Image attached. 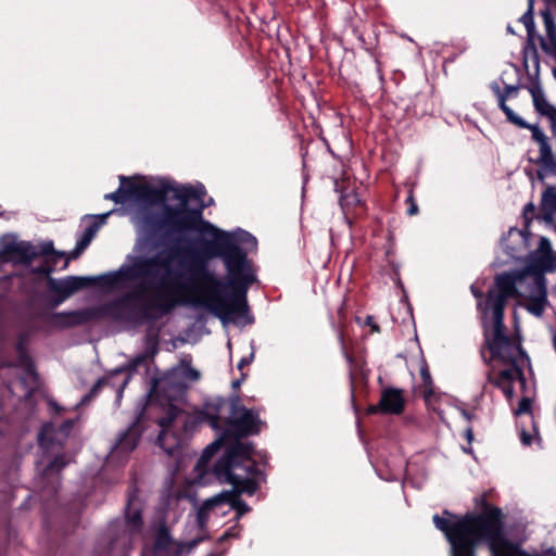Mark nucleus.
<instances>
[{"instance_id":"4468645a","label":"nucleus","mask_w":556,"mask_h":556,"mask_svg":"<svg viewBox=\"0 0 556 556\" xmlns=\"http://www.w3.org/2000/svg\"><path fill=\"white\" fill-rule=\"evenodd\" d=\"M404 408L405 397L403 394V390L389 387L382 390L378 404L371 406L369 408V412L400 415L404 412Z\"/></svg>"},{"instance_id":"5fc2aeb1","label":"nucleus","mask_w":556,"mask_h":556,"mask_svg":"<svg viewBox=\"0 0 556 556\" xmlns=\"http://www.w3.org/2000/svg\"><path fill=\"white\" fill-rule=\"evenodd\" d=\"M64 300H65V299H63V295H62L60 299H58V300H55V301L53 302V306H58V305H59V304H61Z\"/></svg>"},{"instance_id":"f257e3e1","label":"nucleus","mask_w":556,"mask_h":556,"mask_svg":"<svg viewBox=\"0 0 556 556\" xmlns=\"http://www.w3.org/2000/svg\"><path fill=\"white\" fill-rule=\"evenodd\" d=\"M216 239L210 244L211 256L223 260L227 281L218 279L208 269L207 258L197 251L189 252L188 262L181 260L174 266L176 250L168 249L151 257L137 256L130 266L122 268L126 279L139 281L124 295V302L138 306L143 316L153 312L168 313L179 293L185 291L192 296L194 306L207 309L223 321L253 323L247 292L255 276L247 253L227 232L220 231Z\"/></svg>"},{"instance_id":"4be33fe9","label":"nucleus","mask_w":556,"mask_h":556,"mask_svg":"<svg viewBox=\"0 0 556 556\" xmlns=\"http://www.w3.org/2000/svg\"><path fill=\"white\" fill-rule=\"evenodd\" d=\"M535 38L540 39L542 49L551 56L556 59V37H527L523 47L525 63L532 60L538 64V51L535 46Z\"/></svg>"},{"instance_id":"bf43d9fd","label":"nucleus","mask_w":556,"mask_h":556,"mask_svg":"<svg viewBox=\"0 0 556 556\" xmlns=\"http://www.w3.org/2000/svg\"><path fill=\"white\" fill-rule=\"evenodd\" d=\"M371 320H372V317H371V316H368V317H367V323H368V324H371Z\"/></svg>"},{"instance_id":"9b49d317","label":"nucleus","mask_w":556,"mask_h":556,"mask_svg":"<svg viewBox=\"0 0 556 556\" xmlns=\"http://www.w3.org/2000/svg\"><path fill=\"white\" fill-rule=\"evenodd\" d=\"M201 541V538L188 543L173 541L166 528L162 527L156 532L152 551H143L142 556H184L189 554Z\"/></svg>"},{"instance_id":"864d4df0","label":"nucleus","mask_w":556,"mask_h":556,"mask_svg":"<svg viewBox=\"0 0 556 556\" xmlns=\"http://www.w3.org/2000/svg\"><path fill=\"white\" fill-rule=\"evenodd\" d=\"M250 363V361L248 358H242L239 364H238V367L241 369L243 368V366L248 365Z\"/></svg>"},{"instance_id":"4d7b16f0","label":"nucleus","mask_w":556,"mask_h":556,"mask_svg":"<svg viewBox=\"0 0 556 556\" xmlns=\"http://www.w3.org/2000/svg\"><path fill=\"white\" fill-rule=\"evenodd\" d=\"M109 214H110V213H106V214L101 215L102 223H104V220H105V218L108 217V215H109Z\"/></svg>"},{"instance_id":"0eeeda50","label":"nucleus","mask_w":556,"mask_h":556,"mask_svg":"<svg viewBox=\"0 0 556 556\" xmlns=\"http://www.w3.org/2000/svg\"><path fill=\"white\" fill-rule=\"evenodd\" d=\"M504 318L492 319V332H485L486 345L493 358L503 364H526L529 357L519 342L513 341L505 333Z\"/></svg>"},{"instance_id":"393cba45","label":"nucleus","mask_w":556,"mask_h":556,"mask_svg":"<svg viewBox=\"0 0 556 556\" xmlns=\"http://www.w3.org/2000/svg\"><path fill=\"white\" fill-rule=\"evenodd\" d=\"M137 201L153 206L165 201L166 191L153 186L141 184Z\"/></svg>"},{"instance_id":"f8f14e48","label":"nucleus","mask_w":556,"mask_h":556,"mask_svg":"<svg viewBox=\"0 0 556 556\" xmlns=\"http://www.w3.org/2000/svg\"><path fill=\"white\" fill-rule=\"evenodd\" d=\"M531 138L539 146V155L535 161L539 166L538 177L543 180L548 175H556V159L548 137L540 127H533Z\"/></svg>"},{"instance_id":"4c0bfd02","label":"nucleus","mask_w":556,"mask_h":556,"mask_svg":"<svg viewBox=\"0 0 556 556\" xmlns=\"http://www.w3.org/2000/svg\"><path fill=\"white\" fill-rule=\"evenodd\" d=\"M123 190H124V187L119 186L116 191L111 192V193H106L104 195V199L105 200H112L115 203L124 204V203H126V200H125V197L123 194Z\"/></svg>"},{"instance_id":"9d476101","label":"nucleus","mask_w":556,"mask_h":556,"mask_svg":"<svg viewBox=\"0 0 556 556\" xmlns=\"http://www.w3.org/2000/svg\"><path fill=\"white\" fill-rule=\"evenodd\" d=\"M52 250V243L45 244L41 251L27 241H16L5 243L0 250V262H11L14 264H30L41 254H48Z\"/></svg>"},{"instance_id":"c9c22d12","label":"nucleus","mask_w":556,"mask_h":556,"mask_svg":"<svg viewBox=\"0 0 556 556\" xmlns=\"http://www.w3.org/2000/svg\"><path fill=\"white\" fill-rule=\"evenodd\" d=\"M420 376L424 382V397L428 401L433 394V382L427 367L420 369Z\"/></svg>"},{"instance_id":"2eb2a0df","label":"nucleus","mask_w":556,"mask_h":556,"mask_svg":"<svg viewBox=\"0 0 556 556\" xmlns=\"http://www.w3.org/2000/svg\"><path fill=\"white\" fill-rule=\"evenodd\" d=\"M493 92L497 97L498 106L504 112L507 121L519 128L529 129L532 132L533 127H540L538 124H528L523 118L518 116L507 104L506 100L508 97L516 94L518 87L514 85H506L505 89L502 90L498 84L494 83L491 86Z\"/></svg>"},{"instance_id":"b1692460","label":"nucleus","mask_w":556,"mask_h":556,"mask_svg":"<svg viewBox=\"0 0 556 556\" xmlns=\"http://www.w3.org/2000/svg\"><path fill=\"white\" fill-rule=\"evenodd\" d=\"M174 198L179 201L182 205L187 206L190 200H197L202 202L203 197L206 194L205 188L202 185L199 186H180L173 189Z\"/></svg>"},{"instance_id":"dca6fc26","label":"nucleus","mask_w":556,"mask_h":556,"mask_svg":"<svg viewBox=\"0 0 556 556\" xmlns=\"http://www.w3.org/2000/svg\"><path fill=\"white\" fill-rule=\"evenodd\" d=\"M99 316L98 309L85 308L72 312L55 313L49 316V321L60 328H71L87 324Z\"/></svg>"},{"instance_id":"473e14b6","label":"nucleus","mask_w":556,"mask_h":556,"mask_svg":"<svg viewBox=\"0 0 556 556\" xmlns=\"http://www.w3.org/2000/svg\"><path fill=\"white\" fill-rule=\"evenodd\" d=\"M123 371V369H116L114 370L110 377H105V378H101L99 379L96 384L92 387V389L90 390V392L84 396V399L81 400V403H87L89 402L91 399H93L98 392L104 387V386H108L111 381L112 378L116 377L117 375H119L121 372Z\"/></svg>"},{"instance_id":"a878e982","label":"nucleus","mask_w":556,"mask_h":556,"mask_svg":"<svg viewBox=\"0 0 556 556\" xmlns=\"http://www.w3.org/2000/svg\"><path fill=\"white\" fill-rule=\"evenodd\" d=\"M541 212L544 220L552 223L556 216V188L548 187L543 195L541 202Z\"/></svg>"},{"instance_id":"58836bf2","label":"nucleus","mask_w":556,"mask_h":556,"mask_svg":"<svg viewBox=\"0 0 556 556\" xmlns=\"http://www.w3.org/2000/svg\"><path fill=\"white\" fill-rule=\"evenodd\" d=\"M531 400L529 397H522L518 404V407L515 412L516 415L528 414L531 410Z\"/></svg>"},{"instance_id":"f03ea898","label":"nucleus","mask_w":556,"mask_h":556,"mask_svg":"<svg viewBox=\"0 0 556 556\" xmlns=\"http://www.w3.org/2000/svg\"><path fill=\"white\" fill-rule=\"evenodd\" d=\"M500 508H491L481 514H466L458 517L448 510L443 516L434 515L432 520L451 545V556H476V547L486 542L491 556H556V551L529 554L517 548L503 534Z\"/></svg>"},{"instance_id":"aec40b11","label":"nucleus","mask_w":556,"mask_h":556,"mask_svg":"<svg viewBox=\"0 0 556 556\" xmlns=\"http://www.w3.org/2000/svg\"><path fill=\"white\" fill-rule=\"evenodd\" d=\"M97 280L98 278L94 277L68 276L53 283L52 289L63 295V299H67L75 292L93 285Z\"/></svg>"},{"instance_id":"c756f323","label":"nucleus","mask_w":556,"mask_h":556,"mask_svg":"<svg viewBox=\"0 0 556 556\" xmlns=\"http://www.w3.org/2000/svg\"><path fill=\"white\" fill-rule=\"evenodd\" d=\"M121 187H124L123 194L125 197L126 202L129 200H137L139 194V188L141 184H135L130 179L125 176L119 177Z\"/></svg>"},{"instance_id":"6e6552de","label":"nucleus","mask_w":556,"mask_h":556,"mask_svg":"<svg viewBox=\"0 0 556 556\" xmlns=\"http://www.w3.org/2000/svg\"><path fill=\"white\" fill-rule=\"evenodd\" d=\"M237 491H223L203 502L197 513V523L199 528H204L210 515H226L227 510H224V506H229V509L236 510V521L247 513L251 510V507L242 501Z\"/></svg>"},{"instance_id":"cd10ccee","label":"nucleus","mask_w":556,"mask_h":556,"mask_svg":"<svg viewBox=\"0 0 556 556\" xmlns=\"http://www.w3.org/2000/svg\"><path fill=\"white\" fill-rule=\"evenodd\" d=\"M157 351H159L157 343L151 342V344L149 345V348L147 349L146 352L138 354L137 356H135L134 358H131L128 362L126 368L129 371H136L140 365H142L149 358H153L155 356V354L157 353Z\"/></svg>"},{"instance_id":"20e7f679","label":"nucleus","mask_w":556,"mask_h":556,"mask_svg":"<svg viewBox=\"0 0 556 556\" xmlns=\"http://www.w3.org/2000/svg\"><path fill=\"white\" fill-rule=\"evenodd\" d=\"M252 453L251 444L236 440L214 465L215 476L220 481L230 483L232 491L237 493L254 494L258 484L254 479L256 467Z\"/></svg>"},{"instance_id":"412c9836","label":"nucleus","mask_w":556,"mask_h":556,"mask_svg":"<svg viewBox=\"0 0 556 556\" xmlns=\"http://www.w3.org/2000/svg\"><path fill=\"white\" fill-rule=\"evenodd\" d=\"M140 431L136 425H131L124 431L112 447V456L119 457L134 451L139 442Z\"/></svg>"},{"instance_id":"e2e57ef3","label":"nucleus","mask_w":556,"mask_h":556,"mask_svg":"<svg viewBox=\"0 0 556 556\" xmlns=\"http://www.w3.org/2000/svg\"><path fill=\"white\" fill-rule=\"evenodd\" d=\"M210 227L213 229V231H218L216 228H214L212 225Z\"/></svg>"},{"instance_id":"de8ad7c7","label":"nucleus","mask_w":556,"mask_h":556,"mask_svg":"<svg viewBox=\"0 0 556 556\" xmlns=\"http://www.w3.org/2000/svg\"><path fill=\"white\" fill-rule=\"evenodd\" d=\"M465 437H466V439L469 442L472 441V439H473V431H472V429L470 427L465 430Z\"/></svg>"},{"instance_id":"603ef678","label":"nucleus","mask_w":556,"mask_h":556,"mask_svg":"<svg viewBox=\"0 0 556 556\" xmlns=\"http://www.w3.org/2000/svg\"><path fill=\"white\" fill-rule=\"evenodd\" d=\"M129 380H130V375H128V376L124 379V381H123V383H122L121 388L118 389V395H121V393H122L123 389L126 387V384L128 383V381H129Z\"/></svg>"},{"instance_id":"39448f33","label":"nucleus","mask_w":556,"mask_h":556,"mask_svg":"<svg viewBox=\"0 0 556 556\" xmlns=\"http://www.w3.org/2000/svg\"><path fill=\"white\" fill-rule=\"evenodd\" d=\"M525 270L505 271L495 277L494 288L489 290L486 301L480 303L483 313L491 312V319L504 318V309L509 298L519 295L523 288Z\"/></svg>"},{"instance_id":"a19ab883","label":"nucleus","mask_w":556,"mask_h":556,"mask_svg":"<svg viewBox=\"0 0 556 556\" xmlns=\"http://www.w3.org/2000/svg\"><path fill=\"white\" fill-rule=\"evenodd\" d=\"M73 425H74L73 420L64 421L60 426L56 434L60 435L62 439L66 438L70 434V432H71V430L73 428Z\"/></svg>"},{"instance_id":"2f4dec72","label":"nucleus","mask_w":556,"mask_h":556,"mask_svg":"<svg viewBox=\"0 0 556 556\" xmlns=\"http://www.w3.org/2000/svg\"><path fill=\"white\" fill-rule=\"evenodd\" d=\"M67 460L64 459L63 455H58L52 462H50L42 471V478H49L53 475H58L66 465Z\"/></svg>"},{"instance_id":"f704fd0d","label":"nucleus","mask_w":556,"mask_h":556,"mask_svg":"<svg viewBox=\"0 0 556 556\" xmlns=\"http://www.w3.org/2000/svg\"><path fill=\"white\" fill-rule=\"evenodd\" d=\"M99 229L98 224L90 225L87 227L83 233V237L77 242L76 250H84L88 247V244L91 242L93 237L96 236L97 231Z\"/></svg>"},{"instance_id":"a211bd4d","label":"nucleus","mask_w":556,"mask_h":556,"mask_svg":"<svg viewBox=\"0 0 556 556\" xmlns=\"http://www.w3.org/2000/svg\"><path fill=\"white\" fill-rule=\"evenodd\" d=\"M132 222L146 231L162 230V211L151 205H144L138 210Z\"/></svg>"},{"instance_id":"3c124183","label":"nucleus","mask_w":556,"mask_h":556,"mask_svg":"<svg viewBox=\"0 0 556 556\" xmlns=\"http://www.w3.org/2000/svg\"><path fill=\"white\" fill-rule=\"evenodd\" d=\"M471 292L475 295V298L480 299L482 298V292L475 288V286H471Z\"/></svg>"},{"instance_id":"79ce46f5","label":"nucleus","mask_w":556,"mask_h":556,"mask_svg":"<svg viewBox=\"0 0 556 556\" xmlns=\"http://www.w3.org/2000/svg\"><path fill=\"white\" fill-rule=\"evenodd\" d=\"M240 533V527L238 523L229 528L222 536L220 541L227 540L229 538H238Z\"/></svg>"},{"instance_id":"72a5a7b5","label":"nucleus","mask_w":556,"mask_h":556,"mask_svg":"<svg viewBox=\"0 0 556 556\" xmlns=\"http://www.w3.org/2000/svg\"><path fill=\"white\" fill-rule=\"evenodd\" d=\"M540 15L545 27V35H556V22L551 7L546 5L544 10H541Z\"/></svg>"},{"instance_id":"6e6d98bb","label":"nucleus","mask_w":556,"mask_h":556,"mask_svg":"<svg viewBox=\"0 0 556 556\" xmlns=\"http://www.w3.org/2000/svg\"><path fill=\"white\" fill-rule=\"evenodd\" d=\"M507 33H509L510 35H516V33L514 31V29L510 25L507 26Z\"/></svg>"},{"instance_id":"8fccbe9b","label":"nucleus","mask_w":556,"mask_h":556,"mask_svg":"<svg viewBox=\"0 0 556 556\" xmlns=\"http://www.w3.org/2000/svg\"><path fill=\"white\" fill-rule=\"evenodd\" d=\"M103 278H106L110 285H113L117 281V277L115 275H106L103 276Z\"/></svg>"},{"instance_id":"f3484780","label":"nucleus","mask_w":556,"mask_h":556,"mask_svg":"<svg viewBox=\"0 0 556 556\" xmlns=\"http://www.w3.org/2000/svg\"><path fill=\"white\" fill-rule=\"evenodd\" d=\"M540 291L543 292L544 299H547L546 279L543 271L533 270L532 266H528L526 268L523 288L519 290V296L526 300H535Z\"/></svg>"},{"instance_id":"680f3d73","label":"nucleus","mask_w":556,"mask_h":556,"mask_svg":"<svg viewBox=\"0 0 556 556\" xmlns=\"http://www.w3.org/2000/svg\"><path fill=\"white\" fill-rule=\"evenodd\" d=\"M372 329L376 330V331L379 330L378 326H374Z\"/></svg>"},{"instance_id":"ea45409f","label":"nucleus","mask_w":556,"mask_h":556,"mask_svg":"<svg viewBox=\"0 0 556 556\" xmlns=\"http://www.w3.org/2000/svg\"><path fill=\"white\" fill-rule=\"evenodd\" d=\"M182 375L185 378L192 380V381H197L200 378V372L191 366L185 367L182 369Z\"/></svg>"},{"instance_id":"1a4fd4ad","label":"nucleus","mask_w":556,"mask_h":556,"mask_svg":"<svg viewBox=\"0 0 556 556\" xmlns=\"http://www.w3.org/2000/svg\"><path fill=\"white\" fill-rule=\"evenodd\" d=\"M206 204L201 203V208L187 211L181 203L178 206L163 205L162 211V230L168 233L184 232L195 228L202 218V208Z\"/></svg>"},{"instance_id":"e433bc0d","label":"nucleus","mask_w":556,"mask_h":556,"mask_svg":"<svg viewBox=\"0 0 556 556\" xmlns=\"http://www.w3.org/2000/svg\"><path fill=\"white\" fill-rule=\"evenodd\" d=\"M53 427L45 426L42 431L39 434V444L46 448L49 447V444L53 441Z\"/></svg>"},{"instance_id":"c03bdc74","label":"nucleus","mask_w":556,"mask_h":556,"mask_svg":"<svg viewBox=\"0 0 556 556\" xmlns=\"http://www.w3.org/2000/svg\"><path fill=\"white\" fill-rule=\"evenodd\" d=\"M497 384L502 388L504 394L508 399L513 397V395H514V388H513L511 383L504 382V383H497Z\"/></svg>"},{"instance_id":"423d86ee","label":"nucleus","mask_w":556,"mask_h":556,"mask_svg":"<svg viewBox=\"0 0 556 556\" xmlns=\"http://www.w3.org/2000/svg\"><path fill=\"white\" fill-rule=\"evenodd\" d=\"M142 529L141 510L132 500L128 502L125 521H115L109 527L110 553L126 556L131 547L134 536L140 534Z\"/></svg>"},{"instance_id":"7c9ffc66","label":"nucleus","mask_w":556,"mask_h":556,"mask_svg":"<svg viewBox=\"0 0 556 556\" xmlns=\"http://www.w3.org/2000/svg\"><path fill=\"white\" fill-rule=\"evenodd\" d=\"M546 303H547V299H544L543 292L540 291L538 293V298L535 300H527L525 307L532 315L540 317V316H542V314L544 312Z\"/></svg>"},{"instance_id":"49530a36","label":"nucleus","mask_w":556,"mask_h":556,"mask_svg":"<svg viewBox=\"0 0 556 556\" xmlns=\"http://www.w3.org/2000/svg\"><path fill=\"white\" fill-rule=\"evenodd\" d=\"M350 199L355 202H358L357 195L355 193L346 194L341 199V205L344 206L345 202L350 203Z\"/></svg>"},{"instance_id":"a18cd8bd","label":"nucleus","mask_w":556,"mask_h":556,"mask_svg":"<svg viewBox=\"0 0 556 556\" xmlns=\"http://www.w3.org/2000/svg\"><path fill=\"white\" fill-rule=\"evenodd\" d=\"M240 240L251 243V245L256 244V240L253 236H251L249 232L242 231Z\"/></svg>"},{"instance_id":"ddd939ff","label":"nucleus","mask_w":556,"mask_h":556,"mask_svg":"<svg viewBox=\"0 0 556 556\" xmlns=\"http://www.w3.org/2000/svg\"><path fill=\"white\" fill-rule=\"evenodd\" d=\"M176 419V408L172 407L165 417H163L159 425L162 428L157 442L161 448L172 457H177L180 453L182 441L181 439L172 430V424Z\"/></svg>"},{"instance_id":"bb28decb","label":"nucleus","mask_w":556,"mask_h":556,"mask_svg":"<svg viewBox=\"0 0 556 556\" xmlns=\"http://www.w3.org/2000/svg\"><path fill=\"white\" fill-rule=\"evenodd\" d=\"M528 1V9L525 12V14L519 18V22H521L525 25L527 35H539L535 30V23H534V0H527ZM544 3L547 7L554 8L556 10V0H543Z\"/></svg>"},{"instance_id":"5701e85b","label":"nucleus","mask_w":556,"mask_h":556,"mask_svg":"<svg viewBox=\"0 0 556 556\" xmlns=\"http://www.w3.org/2000/svg\"><path fill=\"white\" fill-rule=\"evenodd\" d=\"M530 93L532 96L533 105L536 113L548 119L551 128L554 127L556 125V106L549 103L541 87H531Z\"/></svg>"},{"instance_id":"052dcab7","label":"nucleus","mask_w":556,"mask_h":556,"mask_svg":"<svg viewBox=\"0 0 556 556\" xmlns=\"http://www.w3.org/2000/svg\"><path fill=\"white\" fill-rule=\"evenodd\" d=\"M463 415H464L467 419H469V415H468V413H467V412H463Z\"/></svg>"},{"instance_id":"7ed1b4c3","label":"nucleus","mask_w":556,"mask_h":556,"mask_svg":"<svg viewBox=\"0 0 556 556\" xmlns=\"http://www.w3.org/2000/svg\"><path fill=\"white\" fill-rule=\"evenodd\" d=\"M200 415L201 420H205L215 430H222V434L204 448L195 464L194 470L199 475L205 471L210 459L227 439L231 437L239 439L260 432L258 415L241 405L237 397L211 399L204 403Z\"/></svg>"},{"instance_id":"c85d7f7f","label":"nucleus","mask_w":556,"mask_h":556,"mask_svg":"<svg viewBox=\"0 0 556 556\" xmlns=\"http://www.w3.org/2000/svg\"><path fill=\"white\" fill-rule=\"evenodd\" d=\"M510 368L504 369L500 372L497 383H511L516 378H522V366L525 364H509Z\"/></svg>"},{"instance_id":"13d9d810","label":"nucleus","mask_w":556,"mask_h":556,"mask_svg":"<svg viewBox=\"0 0 556 556\" xmlns=\"http://www.w3.org/2000/svg\"><path fill=\"white\" fill-rule=\"evenodd\" d=\"M141 244H142V242H140V241H139V242H137V244H136V249H137L138 251H140V247H141Z\"/></svg>"},{"instance_id":"6ab92c4d","label":"nucleus","mask_w":556,"mask_h":556,"mask_svg":"<svg viewBox=\"0 0 556 556\" xmlns=\"http://www.w3.org/2000/svg\"><path fill=\"white\" fill-rule=\"evenodd\" d=\"M528 266H532L533 270L540 271L554 269L552 244L547 238L542 237L540 239L539 247L531 254L530 264Z\"/></svg>"},{"instance_id":"37998d69","label":"nucleus","mask_w":556,"mask_h":556,"mask_svg":"<svg viewBox=\"0 0 556 556\" xmlns=\"http://www.w3.org/2000/svg\"><path fill=\"white\" fill-rule=\"evenodd\" d=\"M338 340H339V343L341 345V351H342V354L344 356V358L349 362V363H352L353 362V358L352 356L350 355V353L346 351V346H345V342H344V337H343V332L340 331L338 333Z\"/></svg>"},{"instance_id":"09e8293b","label":"nucleus","mask_w":556,"mask_h":556,"mask_svg":"<svg viewBox=\"0 0 556 556\" xmlns=\"http://www.w3.org/2000/svg\"><path fill=\"white\" fill-rule=\"evenodd\" d=\"M417 211H418L417 205L414 202H412L410 206L407 210L408 215H415L417 213Z\"/></svg>"}]
</instances>
